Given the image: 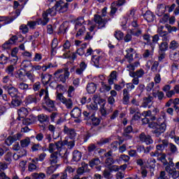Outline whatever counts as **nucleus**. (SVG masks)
<instances>
[{"label":"nucleus","instance_id":"nucleus-1","mask_svg":"<svg viewBox=\"0 0 179 179\" xmlns=\"http://www.w3.org/2000/svg\"><path fill=\"white\" fill-rule=\"evenodd\" d=\"M157 122H151L149 123V128L153 129L152 134L157 137L159 138L162 134L166 132L167 125L166 124V113L161 112V115L157 120Z\"/></svg>","mask_w":179,"mask_h":179},{"label":"nucleus","instance_id":"nucleus-2","mask_svg":"<svg viewBox=\"0 0 179 179\" xmlns=\"http://www.w3.org/2000/svg\"><path fill=\"white\" fill-rule=\"evenodd\" d=\"M69 69L68 68L59 69L55 72L54 76L57 82H61L62 83H65L68 79H69Z\"/></svg>","mask_w":179,"mask_h":179},{"label":"nucleus","instance_id":"nucleus-3","mask_svg":"<svg viewBox=\"0 0 179 179\" xmlns=\"http://www.w3.org/2000/svg\"><path fill=\"white\" fill-rule=\"evenodd\" d=\"M58 10H57V7L55 6H53L52 8H50L46 11L43 12L42 15L43 20L39 19V20L38 21V24H42V26H45V24H47L50 20L48 19V15H50V16H55Z\"/></svg>","mask_w":179,"mask_h":179},{"label":"nucleus","instance_id":"nucleus-4","mask_svg":"<svg viewBox=\"0 0 179 179\" xmlns=\"http://www.w3.org/2000/svg\"><path fill=\"white\" fill-rule=\"evenodd\" d=\"M127 22L131 27H138V15H136V9L131 8L127 13Z\"/></svg>","mask_w":179,"mask_h":179},{"label":"nucleus","instance_id":"nucleus-5","mask_svg":"<svg viewBox=\"0 0 179 179\" xmlns=\"http://www.w3.org/2000/svg\"><path fill=\"white\" fill-rule=\"evenodd\" d=\"M62 146H64V143L62 141H59L54 143H50L48 146V152L50 153H55V150L57 152H61L62 150Z\"/></svg>","mask_w":179,"mask_h":179},{"label":"nucleus","instance_id":"nucleus-6","mask_svg":"<svg viewBox=\"0 0 179 179\" xmlns=\"http://www.w3.org/2000/svg\"><path fill=\"white\" fill-rule=\"evenodd\" d=\"M55 6H56V9L59 13H64L68 10V6H69V3L59 1L56 2Z\"/></svg>","mask_w":179,"mask_h":179},{"label":"nucleus","instance_id":"nucleus-7","mask_svg":"<svg viewBox=\"0 0 179 179\" xmlns=\"http://www.w3.org/2000/svg\"><path fill=\"white\" fill-rule=\"evenodd\" d=\"M44 101L46 106L49 107H43L44 110L48 111V113H51V111L55 110V106L54 105V101L50 99V96L48 95V94H46V96L44 97Z\"/></svg>","mask_w":179,"mask_h":179},{"label":"nucleus","instance_id":"nucleus-8","mask_svg":"<svg viewBox=\"0 0 179 179\" xmlns=\"http://www.w3.org/2000/svg\"><path fill=\"white\" fill-rule=\"evenodd\" d=\"M94 20V22L97 23L99 29H103V27H106L107 21L106 20L102 18L101 15H95Z\"/></svg>","mask_w":179,"mask_h":179},{"label":"nucleus","instance_id":"nucleus-9","mask_svg":"<svg viewBox=\"0 0 179 179\" xmlns=\"http://www.w3.org/2000/svg\"><path fill=\"white\" fill-rule=\"evenodd\" d=\"M63 49L62 51H64V54L62 56V58L66 59V58H69V52H71V51H69V48H71V42H69V41L66 40L64 43L62 45Z\"/></svg>","mask_w":179,"mask_h":179},{"label":"nucleus","instance_id":"nucleus-10","mask_svg":"<svg viewBox=\"0 0 179 179\" xmlns=\"http://www.w3.org/2000/svg\"><path fill=\"white\" fill-rule=\"evenodd\" d=\"M164 29V26H159L157 29V33L162 37L163 41H169V40H170V36H169L168 31H163Z\"/></svg>","mask_w":179,"mask_h":179},{"label":"nucleus","instance_id":"nucleus-11","mask_svg":"<svg viewBox=\"0 0 179 179\" xmlns=\"http://www.w3.org/2000/svg\"><path fill=\"white\" fill-rule=\"evenodd\" d=\"M157 143H159L156 145L157 150H160V152L169 146V141L166 139L162 141L159 138L157 140Z\"/></svg>","mask_w":179,"mask_h":179},{"label":"nucleus","instance_id":"nucleus-12","mask_svg":"<svg viewBox=\"0 0 179 179\" xmlns=\"http://www.w3.org/2000/svg\"><path fill=\"white\" fill-rule=\"evenodd\" d=\"M38 96V94H31L27 96L25 98V104H31L32 103H37L38 101H40V99L37 98Z\"/></svg>","mask_w":179,"mask_h":179},{"label":"nucleus","instance_id":"nucleus-13","mask_svg":"<svg viewBox=\"0 0 179 179\" xmlns=\"http://www.w3.org/2000/svg\"><path fill=\"white\" fill-rule=\"evenodd\" d=\"M140 141L141 142H143L146 145H152L153 143V140L152 139V137L149 135L146 136L145 133H142L140 134Z\"/></svg>","mask_w":179,"mask_h":179},{"label":"nucleus","instance_id":"nucleus-14","mask_svg":"<svg viewBox=\"0 0 179 179\" xmlns=\"http://www.w3.org/2000/svg\"><path fill=\"white\" fill-rule=\"evenodd\" d=\"M3 87L5 89V90H8V93L11 97H16V96H17V93H19V90L16 87H9L6 85L3 86Z\"/></svg>","mask_w":179,"mask_h":179},{"label":"nucleus","instance_id":"nucleus-15","mask_svg":"<svg viewBox=\"0 0 179 179\" xmlns=\"http://www.w3.org/2000/svg\"><path fill=\"white\" fill-rule=\"evenodd\" d=\"M17 40V36H13L10 38L9 41H6L5 43L3 44L2 47L4 48V50H8V48H10L12 47V45L15 44Z\"/></svg>","mask_w":179,"mask_h":179},{"label":"nucleus","instance_id":"nucleus-16","mask_svg":"<svg viewBox=\"0 0 179 179\" xmlns=\"http://www.w3.org/2000/svg\"><path fill=\"white\" fill-rule=\"evenodd\" d=\"M126 51L127 53L124 56V57L127 59V61L129 62V64H131V62L134 61V52H135V50H134V48H130L127 49Z\"/></svg>","mask_w":179,"mask_h":179},{"label":"nucleus","instance_id":"nucleus-17","mask_svg":"<svg viewBox=\"0 0 179 179\" xmlns=\"http://www.w3.org/2000/svg\"><path fill=\"white\" fill-rule=\"evenodd\" d=\"M129 33L131 34V36H134V37H139V36L142 35V29L139 28V26L134 27V29H128Z\"/></svg>","mask_w":179,"mask_h":179},{"label":"nucleus","instance_id":"nucleus-18","mask_svg":"<svg viewBox=\"0 0 179 179\" xmlns=\"http://www.w3.org/2000/svg\"><path fill=\"white\" fill-rule=\"evenodd\" d=\"M64 133L70 138V139H73L75 136H76V132H75V129H70L66 126H64Z\"/></svg>","mask_w":179,"mask_h":179},{"label":"nucleus","instance_id":"nucleus-19","mask_svg":"<svg viewBox=\"0 0 179 179\" xmlns=\"http://www.w3.org/2000/svg\"><path fill=\"white\" fill-rule=\"evenodd\" d=\"M166 9H167V6L164 4H159L157 7V10L155 11L156 15L157 16H163L166 13Z\"/></svg>","mask_w":179,"mask_h":179},{"label":"nucleus","instance_id":"nucleus-20","mask_svg":"<svg viewBox=\"0 0 179 179\" xmlns=\"http://www.w3.org/2000/svg\"><path fill=\"white\" fill-rule=\"evenodd\" d=\"M18 117L17 120H20V118H24L29 115V109L22 107L18 110Z\"/></svg>","mask_w":179,"mask_h":179},{"label":"nucleus","instance_id":"nucleus-21","mask_svg":"<svg viewBox=\"0 0 179 179\" xmlns=\"http://www.w3.org/2000/svg\"><path fill=\"white\" fill-rule=\"evenodd\" d=\"M131 78H143V75H145V70L140 69L137 70L136 72H131L129 73Z\"/></svg>","mask_w":179,"mask_h":179},{"label":"nucleus","instance_id":"nucleus-22","mask_svg":"<svg viewBox=\"0 0 179 179\" xmlns=\"http://www.w3.org/2000/svg\"><path fill=\"white\" fill-rule=\"evenodd\" d=\"M156 16L152 11H146V13L144 14V19H145L149 23L153 22L155 19Z\"/></svg>","mask_w":179,"mask_h":179},{"label":"nucleus","instance_id":"nucleus-23","mask_svg":"<svg viewBox=\"0 0 179 179\" xmlns=\"http://www.w3.org/2000/svg\"><path fill=\"white\" fill-rule=\"evenodd\" d=\"M141 66V63H139V62H136L134 64H130L129 65L127 66V71H128L129 72V73H131V72H135V69H136V68H138V66Z\"/></svg>","mask_w":179,"mask_h":179},{"label":"nucleus","instance_id":"nucleus-24","mask_svg":"<svg viewBox=\"0 0 179 179\" xmlns=\"http://www.w3.org/2000/svg\"><path fill=\"white\" fill-rule=\"evenodd\" d=\"M129 91L128 90V89H124L123 90V99H122V101H123V104H128V103H129Z\"/></svg>","mask_w":179,"mask_h":179},{"label":"nucleus","instance_id":"nucleus-25","mask_svg":"<svg viewBox=\"0 0 179 179\" xmlns=\"http://www.w3.org/2000/svg\"><path fill=\"white\" fill-rule=\"evenodd\" d=\"M71 115L73 118H79L82 115V110L79 108H75L71 110Z\"/></svg>","mask_w":179,"mask_h":179},{"label":"nucleus","instance_id":"nucleus-26","mask_svg":"<svg viewBox=\"0 0 179 179\" xmlns=\"http://www.w3.org/2000/svg\"><path fill=\"white\" fill-rule=\"evenodd\" d=\"M59 159L58 158V152H55L50 155V162L51 164H57Z\"/></svg>","mask_w":179,"mask_h":179},{"label":"nucleus","instance_id":"nucleus-27","mask_svg":"<svg viewBox=\"0 0 179 179\" xmlns=\"http://www.w3.org/2000/svg\"><path fill=\"white\" fill-rule=\"evenodd\" d=\"M96 89H97V87H96V84H94V83H90L87 85V91L90 94L94 93V92H96Z\"/></svg>","mask_w":179,"mask_h":179},{"label":"nucleus","instance_id":"nucleus-28","mask_svg":"<svg viewBox=\"0 0 179 179\" xmlns=\"http://www.w3.org/2000/svg\"><path fill=\"white\" fill-rule=\"evenodd\" d=\"M22 104V101L19 100L18 99L15 98L12 99L10 103H8L9 107L11 108H15V107H19Z\"/></svg>","mask_w":179,"mask_h":179},{"label":"nucleus","instance_id":"nucleus-29","mask_svg":"<svg viewBox=\"0 0 179 179\" xmlns=\"http://www.w3.org/2000/svg\"><path fill=\"white\" fill-rule=\"evenodd\" d=\"M117 80V71H113L111 72L108 80L109 85H114V81Z\"/></svg>","mask_w":179,"mask_h":179},{"label":"nucleus","instance_id":"nucleus-30","mask_svg":"<svg viewBox=\"0 0 179 179\" xmlns=\"http://www.w3.org/2000/svg\"><path fill=\"white\" fill-rule=\"evenodd\" d=\"M101 59V56L93 55L92 57L91 61L94 64V66H98L100 65V60Z\"/></svg>","mask_w":179,"mask_h":179},{"label":"nucleus","instance_id":"nucleus-31","mask_svg":"<svg viewBox=\"0 0 179 179\" xmlns=\"http://www.w3.org/2000/svg\"><path fill=\"white\" fill-rule=\"evenodd\" d=\"M152 101L153 96H149L148 97L144 98L142 103V107H143L144 108H146V107H149V104H150V103H152Z\"/></svg>","mask_w":179,"mask_h":179},{"label":"nucleus","instance_id":"nucleus-32","mask_svg":"<svg viewBox=\"0 0 179 179\" xmlns=\"http://www.w3.org/2000/svg\"><path fill=\"white\" fill-rule=\"evenodd\" d=\"M82 159V154L78 150L73 152V162H79Z\"/></svg>","mask_w":179,"mask_h":179},{"label":"nucleus","instance_id":"nucleus-33","mask_svg":"<svg viewBox=\"0 0 179 179\" xmlns=\"http://www.w3.org/2000/svg\"><path fill=\"white\" fill-rule=\"evenodd\" d=\"M32 179H44L45 178V173H33L31 174Z\"/></svg>","mask_w":179,"mask_h":179},{"label":"nucleus","instance_id":"nucleus-34","mask_svg":"<svg viewBox=\"0 0 179 179\" xmlns=\"http://www.w3.org/2000/svg\"><path fill=\"white\" fill-rule=\"evenodd\" d=\"M42 83L43 85H47L51 80V76L48 74H42L41 76Z\"/></svg>","mask_w":179,"mask_h":179},{"label":"nucleus","instance_id":"nucleus-35","mask_svg":"<svg viewBox=\"0 0 179 179\" xmlns=\"http://www.w3.org/2000/svg\"><path fill=\"white\" fill-rule=\"evenodd\" d=\"M111 90L110 85L105 84L104 83H101V87L100 88L101 93H106V92H110Z\"/></svg>","mask_w":179,"mask_h":179},{"label":"nucleus","instance_id":"nucleus-36","mask_svg":"<svg viewBox=\"0 0 179 179\" xmlns=\"http://www.w3.org/2000/svg\"><path fill=\"white\" fill-rule=\"evenodd\" d=\"M87 108H88V110H99V106H97V103L95 101H94L91 102L90 104L87 105Z\"/></svg>","mask_w":179,"mask_h":179},{"label":"nucleus","instance_id":"nucleus-37","mask_svg":"<svg viewBox=\"0 0 179 179\" xmlns=\"http://www.w3.org/2000/svg\"><path fill=\"white\" fill-rule=\"evenodd\" d=\"M132 131V127L129 126L127 127L125 129H124V132L123 136H124V138H126L127 139H131V136L128 135V134H131V132Z\"/></svg>","mask_w":179,"mask_h":179},{"label":"nucleus","instance_id":"nucleus-38","mask_svg":"<svg viewBox=\"0 0 179 179\" xmlns=\"http://www.w3.org/2000/svg\"><path fill=\"white\" fill-rule=\"evenodd\" d=\"M101 162H100V159L99 158H94L92 159L91 161H90V167H94V166H99Z\"/></svg>","mask_w":179,"mask_h":179},{"label":"nucleus","instance_id":"nucleus-39","mask_svg":"<svg viewBox=\"0 0 179 179\" xmlns=\"http://www.w3.org/2000/svg\"><path fill=\"white\" fill-rule=\"evenodd\" d=\"M17 138H16V137L14 136H8L6 139V145H7L8 146H10V145H12L13 143V142H15V141Z\"/></svg>","mask_w":179,"mask_h":179},{"label":"nucleus","instance_id":"nucleus-40","mask_svg":"<svg viewBox=\"0 0 179 179\" xmlns=\"http://www.w3.org/2000/svg\"><path fill=\"white\" fill-rule=\"evenodd\" d=\"M121 162L128 163V162H129V156L125 155H120L119 159H117V163H121Z\"/></svg>","mask_w":179,"mask_h":179},{"label":"nucleus","instance_id":"nucleus-41","mask_svg":"<svg viewBox=\"0 0 179 179\" xmlns=\"http://www.w3.org/2000/svg\"><path fill=\"white\" fill-rule=\"evenodd\" d=\"M38 170V166L34 163H29L28 165V171L30 173H33L36 171Z\"/></svg>","mask_w":179,"mask_h":179},{"label":"nucleus","instance_id":"nucleus-42","mask_svg":"<svg viewBox=\"0 0 179 179\" xmlns=\"http://www.w3.org/2000/svg\"><path fill=\"white\" fill-rule=\"evenodd\" d=\"M30 66H33L30 61L24 60L21 64V68H22V69H24L25 71L27 69V68H30Z\"/></svg>","mask_w":179,"mask_h":179},{"label":"nucleus","instance_id":"nucleus-43","mask_svg":"<svg viewBox=\"0 0 179 179\" xmlns=\"http://www.w3.org/2000/svg\"><path fill=\"white\" fill-rule=\"evenodd\" d=\"M179 47V43L177 41H171L170 44H169V49L170 50H173L174 51V50H177V48H178Z\"/></svg>","mask_w":179,"mask_h":179},{"label":"nucleus","instance_id":"nucleus-44","mask_svg":"<svg viewBox=\"0 0 179 179\" xmlns=\"http://www.w3.org/2000/svg\"><path fill=\"white\" fill-rule=\"evenodd\" d=\"M30 145V138H26L20 141V145L22 148H27Z\"/></svg>","mask_w":179,"mask_h":179},{"label":"nucleus","instance_id":"nucleus-45","mask_svg":"<svg viewBox=\"0 0 179 179\" xmlns=\"http://www.w3.org/2000/svg\"><path fill=\"white\" fill-rule=\"evenodd\" d=\"M67 96L68 97H73V96H75V87L73 86H69V89L67 90Z\"/></svg>","mask_w":179,"mask_h":179},{"label":"nucleus","instance_id":"nucleus-46","mask_svg":"<svg viewBox=\"0 0 179 179\" xmlns=\"http://www.w3.org/2000/svg\"><path fill=\"white\" fill-rule=\"evenodd\" d=\"M87 164H83V166L77 170V174L82 176L85 171V169H87Z\"/></svg>","mask_w":179,"mask_h":179},{"label":"nucleus","instance_id":"nucleus-47","mask_svg":"<svg viewBox=\"0 0 179 179\" xmlns=\"http://www.w3.org/2000/svg\"><path fill=\"white\" fill-rule=\"evenodd\" d=\"M18 89L20 90H29V85L24 83H19L17 85Z\"/></svg>","mask_w":179,"mask_h":179},{"label":"nucleus","instance_id":"nucleus-48","mask_svg":"<svg viewBox=\"0 0 179 179\" xmlns=\"http://www.w3.org/2000/svg\"><path fill=\"white\" fill-rule=\"evenodd\" d=\"M152 96L154 97H158L159 100H163V97H164V93H163V92H155V91H153Z\"/></svg>","mask_w":179,"mask_h":179},{"label":"nucleus","instance_id":"nucleus-49","mask_svg":"<svg viewBox=\"0 0 179 179\" xmlns=\"http://www.w3.org/2000/svg\"><path fill=\"white\" fill-rule=\"evenodd\" d=\"M63 104L66 106V108H72L73 106V103L72 102V100L71 99H66L65 101L63 102Z\"/></svg>","mask_w":179,"mask_h":179},{"label":"nucleus","instance_id":"nucleus-50","mask_svg":"<svg viewBox=\"0 0 179 179\" xmlns=\"http://www.w3.org/2000/svg\"><path fill=\"white\" fill-rule=\"evenodd\" d=\"M157 68H159V62L155 61L152 63V66L151 67L152 72H154L155 73H157V72H159Z\"/></svg>","mask_w":179,"mask_h":179},{"label":"nucleus","instance_id":"nucleus-51","mask_svg":"<svg viewBox=\"0 0 179 179\" xmlns=\"http://www.w3.org/2000/svg\"><path fill=\"white\" fill-rule=\"evenodd\" d=\"M114 36L117 40H122L124 38V33L121 31H115Z\"/></svg>","mask_w":179,"mask_h":179},{"label":"nucleus","instance_id":"nucleus-52","mask_svg":"<svg viewBox=\"0 0 179 179\" xmlns=\"http://www.w3.org/2000/svg\"><path fill=\"white\" fill-rule=\"evenodd\" d=\"M159 40H160V38H159V35L156 34L152 36V43H151V48L152 51L153 50H155V45L153 44L157 43V41H159Z\"/></svg>","mask_w":179,"mask_h":179},{"label":"nucleus","instance_id":"nucleus-53","mask_svg":"<svg viewBox=\"0 0 179 179\" xmlns=\"http://www.w3.org/2000/svg\"><path fill=\"white\" fill-rule=\"evenodd\" d=\"M168 49H169V43L167 42H162L159 45L160 51H167Z\"/></svg>","mask_w":179,"mask_h":179},{"label":"nucleus","instance_id":"nucleus-54","mask_svg":"<svg viewBox=\"0 0 179 179\" xmlns=\"http://www.w3.org/2000/svg\"><path fill=\"white\" fill-rule=\"evenodd\" d=\"M85 23V19L83 17H79L76 21V29H78V27L82 26Z\"/></svg>","mask_w":179,"mask_h":179},{"label":"nucleus","instance_id":"nucleus-55","mask_svg":"<svg viewBox=\"0 0 179 179\" xmlns=\"http://www.w3.org/2000/svg\"><path fill=\"white\" fill-rule=\"evenodd\" d=\"M124 43H129V41H132V34L129 33V31H127V34L124 37Z\"/></svg>","mask_w":179,"mask_h":179},{"label":"nucleus","instance_id":"nucleus-56","mask_svg":"<svg viewBox=\"0 0 179 179\" xmlns=\"http://www.w3.org/2000/svg\"><path fill=\"white\" fill-rule=\"evenodd\" d=\"M170 58L172 61H175V62H177L179 61V53L178 52H176L170 55Z\"/></svg>","mask_w":179,"mask_h":179},{"label":"nucleus","instance_id":"nucleus-57","mask_svg":"<svg viewBox=\"0 0 179 179\" xmlns=\"http://www.w3.org/2000/svg\"><path fill=\"white\" fill-rule=\"evenodd\" d=\"M43 59V55L41 53H35L34 57L33 59V61L34 62H40Z\"/></svg>","mask_w":179,"mask_h":179},{"label":"nucleus","instance_id":"nucleus-58","mask_svg":"<svg viewBox=\"0 0 179 179\" xmlns=\"http://www.w3.org/2000/svg\"><path fill=\"white\" fill-rule=\"evenodd\" d=\"M48 118V117H47V115H44V114H41L38 116V120L39 122H41V124H43V122H45V121H47Z\"/></svg>","mask_w":179,"mask_h":179},{"label":"nucleus","instance_id":"nucleus-59","mask_svg":"<svg viewBox=\"0 0 179 179\" xmlns=\"http://www.w3.org/2000/svg\"><path fill=\"white\" fill-rule=\"evenodd\" d=\"M50 120L52 122H55V121L59 120L60 117H59V115H58L57 113H53L50 115Z\"/></svg>","mask_w":179,"mask_h":179},{"label":"nucleus","instance_id":"nucleus-60","mask_svg":"<svg viewBox=\"0 0 179 179\" xmlns=\"http://www.w3.org/2000/svg\"><path fill=\"white\" fill-rule=\"evenodd\" d=\"M58 47V38H54L52 41V51L53 52L55 48Z\"/></svg>","mask_w":179,"mask_h":179},{"label":"nucleus","instance_id":"nucleus-61","mask_svg":"<svg viewBox=\"0 0 179 179\" xmlns=\"http://www.w3.org/2000/svg\"><path fill=\"white\" fill-rule=\"evenodd\" d=\"M13 71H15V67H13V65H10L6 69V72L8 75H13Z\"/></svg>","mask_w":179,"mask_h":179},{"label":"nucleus","instance_id":"nucleus-62","mask_svg":"<svg viewBox=\"0 0 179 179\" xmlns=\"http://www.w3.org/2000/svg\"><path fill=\"white\" fill-rule=\"evenodd\" d=\"M169 174H171L172 178L173 179L178 178L179 177V171H176V169H173Z\"/></svg>","mask_w":179,"mask_h":179},{"label":"nucleus","instance_id":"nucleus-63","mask_svg":"<svg viewBox=\"0 0 179 179\" xmlns=\"http://www.w3.org/2000/svg\"><path fill=\"white\" fill-rule=\"evenodd\" d=\"M56 170H57L56 166H51L47 169L46 173H47V174H49V176H50V175L52 174V173H54Z\"/></svg>","mask_w":179,"mask_h":179},{"label":"nucleus","instance_id":"nucleus-64","mask_svg":"<svg viewBox=\"0 0 179 179\" xmlns=\"http://www.w3.org/2000/svg\"><path fill=\"white\" fill-rule=\"evenodd\" d=\"M158 179H170V178L166 174V171H163L160 172L159 176L158 177Z\"/></svg>","mask_w":179,"mask_h":179}]
</instances>
